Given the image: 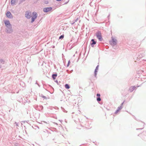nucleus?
<instances>
[{
	"mask_svg": "<svg viewBox=\"0 0 146 146\" xmlns=\"http://www.w3.org/2000/svg\"><path fill=\"white\" fill-rule=\"evenodd\" d=\"M96 35L97 38L100 41H102L103 40V38L102 35V33L100 31H98L96 33Z\"/></svg>",
	"mask_w": 146,
	"mask_h": 146,
	"instance_id": "1",
	"label": "nucleus"
},
{
	"mask_svg": "<svg viewBox=\"0 0 146 146\" xmlns=\"http://www.w3.org/2000/svg\"><path fill=\"white\" fill-rule=\"evenodd\" d=\"M32 16L31 23H33L34 22L35 19L37 17V13L35 12H33L32 13Z\"/></svg>",
	"mask_w": 146,
	"mask_h": 146,
	"instance_id": "2",
	"label": "nucleus"
},
{
	"mask_svg": "<svg viewBox=\"0 0 146 146\" xmlns=\"http://www.w3.org/2000/svg\"><path fill=\"white\" fill-rule=\"evenodd\" d=\"M5 26L7 28L6 30L7 33H11L13 32V30L12 29V25L11 24Z\"/></svg>",
	"mask_w": 146,
	"mask_h": 146,
	"instance_id": "3",
	"label": "nucleus"
},
{
	"mask_svg": "<svg viewBox=\"0 0 146 146\" xmlns=\"http://www.w3.org/2000/svg\"><path fill=\"white\" fill-rule=\"evenodd\" d=\"M117 40L116 39L112 38V40L110 41V43L111 45L114 46L117 44Z\"/></svg>",
	"mask_w": 146,
	"mask_h": 146,
	"instance_id": "4",
	"label": "nucleus"
},
{
	"mask_svg": "<svg viewBox=\"0 0 146 146\" xmlns=\"http://www.w3.org/2000/svg\"><path fill=\"white\" fill-rule=\"evenodd\" d=\"M144 56L143 52H138L137 55V60H139V59L142 58Z\"/></svg>",
	"mask_w": 146,
	"mask_h": 146,
	"instance_id": "5",
	"label": "nucleus"
},
{
	"mask_svg": "<svg viewBox=\"0 0 146 146\" xmlns=\"http://www.w3.org/2000/svg\"><path fill=\"white\" fill-rule=\"evenodd\" d=\"M52 9V8L51 7H45L43 9V11L45 13H48Z\"/></svg>",
	"mask_w": 146,
	"mask_h": 146,
	"instance_id": "6",
	"label": "nucleus"
},
{
	"mask_svg": "<svg viewBox=\"0 0 146 146\" xmlns=\"http://www.w3.org/2000/svg\"><path fill=\"white\" fill-rule=\"evenodd\" d=\"M32 17V14L31 12L27 11L25 13V17L28 19H30Z\"/></svg>",
	"mask_w": 146,
	"mask_h": 146,
	"instance_id": "7",
	"label": "nucleus"
},
{
	"mask_svg": "<svg viewBox=\"0 0 146 146\" xmlns=\"http://www.w3.org/2000/svg\"><path fill=\"white\" fill-rule=\"evenodd\" d=\"M6 15L7 17L9 18H12L13 17L10 11H8L6 13Z\"/></svg>",
	"mask_w": 146,
	"mask_h": 146,
	"instance_id": "8",
	"label": "nucleus"
},
{
	"mask_svg": "<svg viewBox=\"0 0 146 146\" xmlns=\"http://www.w3.org/2000/svg\"><path fill=\"white\" fill-rule=\"evenodd\" d=\"M96 43V41H95L94 39H92L91 40L90 44L92 47L94 46V45Z\"/></svg>",
	"mask_w": 146,
	"mask_h": 146,
	"instance_id": "9",
	"label": "nucleus"
},
{
	"mask_svg": "<svg viewBox=\"0 0 146 146\" xmlns=\"http://www.w3.org/2000/svg\"><path fill=\"white\" fill-rule=\"evenodd\" d=\"M137 87H135L134 86H131L129 88V90L130 92H132L135 89L136 87H137Z\"/></svg>",
	"mask_w": 146,
	"mask_h": 146,
	"instance_id": "10",
	"label": "nucleus"
},
{
	"mask_svg": "<svg viewBox=\"0 0 146 146\" xmlns=\"http://www.w3.org/2000/svg\"><path fill=\"white\" fill-rule=\"evenodd\" d=\"M18 0H11V4L12 5H14L15 3L18 2Z\"/></svg>",
	"mask_w": 146,
	"mask_h": 146,
	"instance_id": "11",
	"label": "nucleus"
},
{
	"mask_svg": "<svg viewBox=\"0 0 146 146\" xmlns=\"http://www.w3.org/2000/svg\"><path fill=\"white\" fill-rule=\"evenodd\" d=\"M99 67V65H98L96 67V68L94 71V76L95 77H96V75L97 74V72H98V68Z\"/></svg>",
	"mask_w": 146,
	"mask_h": 146,
	"instance_id": "12",
	"label": "nucleus"
},
{
	"mask_svg": "<svg viewBox=\"0 0 146 146\" xmlns=\"http://www.w3.org/2000/svg\"><path fill=\"white\" fill-rule=\"evenodd\" d=\"M4 23L5 24V26H7V25H9L11 24L9 21L8 20H6L5 21Z\"/></svg>",
	"mask_w": 146,
	"mask_h": 146,
	"instance_id": "13",
	"label": "nucleus"
},
{
	"mask_svg": "<svg viewBox=\"0 0 146 146\" xmlns=\"http://www.w3.org/2000/svg\"><path fill=\"white\" fill-rule=\"evenodd\" d=\"M57 76V74L56 73L55 74H53L52 75V78L53 80H55L56 77Z\"/></svg>",
	"mask_w": 146,
	"mask_h": 146,
	"instance_id": "14",
	"label": "nucleus"
},
{
	"mask_svg": "<svg viewBox=\"0 0 146 146\" xmlns=\"http://www.w3.org/2000/svg\"><path fill=\"white\" fill-rule=\"evenodd\" d=\"M65 87L66 89H69L70 88L69 85L68 84H66L65 85Z\"/></svg>",
	"mask_w": 146,
	"mask_h": 146,
	"instance_id": "15",
	"label": "nucleus"
},
{
	"mask_svg": "<svg viewBox=\"0 0 146 146\" xmlns=\"http://www.w3.org/2000/svg\"><path fill=\"white\" fill-rule=\"evenodd\" d=\"M64 37V35H61L59 37V39H63Z\"/></svg>",
	"mask_w": 146,
	"mask_h": 146,
	"instance_id": "16",
	"label": "nucleus"
},
{
	"mask_svg": "<svg viewBox=\"0 0 146 146\" xmlns=\"http://www.w3.org/2000/svg\"><path fill=\"white\" fill-rule=\"evenodd\" d=\"M97 100L98 102L100 101L101 100L100 97H97Z\"/></svg>",
	"mask_w": 146,
	"mask_h": 146,
	"instance_id": "17",
	"label": "nucleus"
},
{
	"mask_svg": "<svg viewBox=\"0 0 146 146\" xmlns=\"http://www.w3.org/2000/svg\"><path fill=\"white\" fill-rule=\"evenodd\" d=\"M41 96L44 99H47V98L45 96H44L42 94H41Z\"/></svg>",
	"mask_w": 146,
	"mask_h": 146,
	"instance_id": "18",
	"label": "nucleus"
},
{
	"mask_svg": "<svg viewBox=\"0 0 146 146\" xmlns=\"http://www.w3.org/2000/svg\"><path fill=\"white\" fill-rule=\"evenodd\" d=\"M122 108L121 107V106H119L118 107L117 109L119 111L120 110H121Z\"/></svg>",
	"mask_w": 146,
	"mask_h": 146,
	"instance_id": "19",
	"label": "nucleus"
},
{
	"mask_svg": "<svg viewBox=\"0 0 146 146\" xmlns=\"http://www.w3.org/2000/svg\"><path fill=\"white\" fill-rule=\"evenodd\" d=\"M78 20V18H77L76 20H74V22L72 24H74Z\"/></svg>",
	"mask_w": 146,
	"mask_h": 146,
	"instance_id": "20",
	"label": "nucleus"
},
{
	"mask_svg": "<svg viewBox=\"0 0 146 146\" xmlns=\"http://www.w3.org/2000/svg\"><path fill=\"white\" fill-rule=\"evenodd\" d=\"M0 62L1 63H2L3 64L4 63V61L3 59H0Z\"/></svg>",
	"mask_w": 146,
	"mask_h": 146,
	"instance_id": "21",
	"label": "nucleus"
},
{
	"mask_svg": "<svg viewBox=\"0 0 146 146\" xmlns=\"http://www.w3.org/2000/svg\"><path fill=\"white\" fill-rule=\"evenodd\" d=\"M15 124L16 126H19V123L15 122Z\"/></svg>",
	"mask_w": 146,
	"mask_h": 146,
	"instance_id": "22",
	"label": "nucleus"
},
{
	"mask_svg": "<svg viewBox=\"0 0 146 146\" xmlns=\"http://www.w3.org/2000/svg\"><path fill=\"white\" fill-rule=\"evenodd\" d=\"M62 110L63 111V112H67V111H66V110H65L63 108H62Z\"/></svg>",
	"mask_w": 146,
	"mask_h": 146,
	"instance_id": "23",
	"label": "nucleus"
},
{
	"mask_svg": "<svg viewBox=\"0 0 146 146\" xmlns=\"http://www.w3.org/2000/svg\"><path fill=\"white\" fill-rule=\"evenodd\" d=\"M125 102V101H124L120 105V106H121V107L123 108V105L124 103V102Z\"/></svg>",
	"mask_w": 146,
	"mask_h": 146,
	"instance_id": "24",
	"label": "nucleus"
},
{
	"mask_svg": "<svg viewBox=\"0 0 146 146\" xmlns=\"http://www.w3.org/2000/svg\"><path fill=\"white\" fill-rule=\"evenodd\" d=\"M119 111V110H118L117 109L116 111H115V114H117Z\"/></svg>",
	"mask_w": 146,
	"mask_h": 146,
	"instance_id": "25",
	"label": "nucleus"
},
{
	"mask_svg": "<svg viewBox=\"0 0 146 146\" xmlns=\"http://www.w3.org/2000/svg\"><path fill=\"white\" fill-rule=\"evenodd\" d=\"M97 96V97H100V94H97L96 95Z\"/></svg>",
	"mask_w": 146,
	"mask_h": 146,
	"instance_id": "26",
	"label": "nucleus"
},
{
	"mask_svg": "<svg viewBox=\"0 0 146 146\" xmlns=\"http://www.w3.org/2000/svg\"><path fill=\"white\" fill-rule=\"evenodd\" d=\"M70 60H69V61H68V64H67V67H68V66H69V64H70Z\"/></svg>",
	"mask_w": 146,
	"mask_h": 146,
	"instance_id": "27",
	"label": "nucleus"
},
{
	"mask_svg": "<svg viewBox=\"0 0 146 146\" xmlns=\"http://www.w3.org/2000/svg\"><path fill=\"white\" fill-rule=\"evenodd\" d=\"M143 127H143V128H137L136 129V130H141L142 129H143Z\"/></svg>",
	"mask_w": 146,
	"mask_h": 146,
	"instance_id": "28",
	"label": "nucleus"
},
{
	"mask_svg": "<svg viewBox=\"0 0 146 146\" xmlns=\"http://www.w3.org/2000/svg\"><path fill=\"white\" fill-rule=\"evenodd\" d=\"M55 82L57 83V84L59 85L58 82L57 80H56Z\"/></svg>",
	"mask_w": 146,
	"mask_h": 146,
	"instance_id": "29",
	"label": "nucleus"
},
{
	"mask_svg": "<svg viewBox=\"0 0 146 146\" xmlns=\"http://www.w3.org/2000/svg\"><path fill=\"white\" fill-rule=\"evenodd\" d=\"M40 107L42 108V109H43V107L42 106L40 105Z\"/></svg>",
	"mask_w": 146,
	"mask_h": 146,
	"instance_id": "30",
	"label": "nucleus"
},
{
	"mask_svg": "<svg viewBox=\"0 0 146 146\" xmlns=\"http://www.w3.org/2000/svg\"><path fill=\"white\" fill-rule=\"evenodd\" d=\"M24 123H28V122L27 121H23Z\"/></svg>",
	"mask_w": 146,
	"mask_h": 146,
	"instance_id": "31",
	"label": "nucleus"
},
{
	"mask_svg": "<svg viewBox=\"0 0 146 146\" xmlns=\"http://www.w3.org/2000/svg\"><path fill=\"white\" fill-rule=\"evenodd\" d=\"M25 0H21L20 1H21V2H22L23 1H25Z\"/></svg>",
	"mask_w": 146,
	"mask_h": 146,
	"instance_id": "32",
	"label": "nucleus"
},
{
	"mask_svg": "<svg viewBox=\"0 0 146 146\" xmlns=\"http://www.w3.org/2000/svg\"><path fill=\"white\" fill-rule=\"evenodd\" d=\"M56 0L58 1H60L61 0Z\"/></svg>",
	"mask_w": 146,
	"mask_h": 146,
	"instance_id": "33",
	"label": "nucleus"
},
{
	"mask_svg": "<svg viewBox=\"0 0 146 146\" xmlns=\"http://www.w3.org/2000/svg\"><path fill=\"white\" fill-rule=\"evenodd\" d=\"M38 86H39V87H40V86L38 84Z\"/></svg>",
	"mask_w": 146,
	"mask_h": 146,
	"instance_id": "34",
	"label": "nucleus"
},
{
	"mask_svg": "<svg viewBox=\"0 0 146 146\" xmlns=\"http://www.w3.org/2000/svg\"><path fill=\"white\" fill-rule=\"evenodd\" d=\"M66 71H67V72H68V70H66Z\"/></svg>",
	"mask_w": 146,
	"mask_h": 146,
	"instance_id": "35",
	"label": "nucleus"
},
{
	"mask_svg": "<svg viewBox=\"0 0 146 146\" xmlns=\"http://www.w3.org/2000/svg\"><path fill=\"white\" fill-rule=\"evenodd\" d=\"M1 67V66L0 65V68Z\"/></svg>",
	"mask_w": 146,
	"mask_h": 146,
	"instance_id": "36",
	"label": "nucleus"
},
{
	"mask_svg": "<svg viewBox=\"0 0 146 146\" xmlns=\"http://www.w3.org/2000/svg\"><path fill=\"white\" fill-rule=\"evenodd\" d=\"M56 123V125H57V124L56 123Z\"/></svg>",
	"mask_w": 146,
	"mask_h": 146,
	"instance_id": "37",
	"label": "nucleus"
},
{
	"mask_svg": "<svg viewBox=\"0 0 146 146\" xmlns=\"http://www.w3.org/2000/svg\"><path fill=\"white\" fill-rule=\"evenodd\" d=\"M54 46H53V48H54Z\"/></svg>",
	"mask_w": 146,
	"mask_h": 146,
	"instance_id": "38",
	"label": "nucleus"
},
{
	"mask_svg": "<svg viewBox=\"0 0 146 146\" xmlns=\"http://www.w3.org/2000/svg\"><path fill=\"white\" fill-rule=\"evenodd\" d=\"M110 15H109L108 16V17H109Z\"/></svg>",
	"mask_w": 146,
	"mask_h": 146,
	"instance_id": "39",
	"label": "nucleus"
}]
</instances>
